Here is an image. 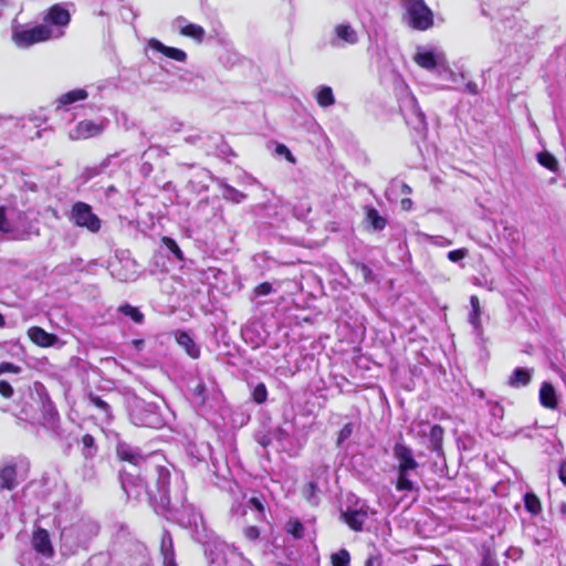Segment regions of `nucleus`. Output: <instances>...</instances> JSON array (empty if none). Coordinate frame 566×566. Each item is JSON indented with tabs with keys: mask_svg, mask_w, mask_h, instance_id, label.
Returning a JSON list of instances; mask_svg holds the SVG:
<instances>
[{
	"mask_svg": "<svg viewBox=\"0 0 566 566\" xmlns=\"http://www.w3.org/2000/svg\"><path fill=\"white\" fill-rule=\"evenodd\" d=\"M400 191L403 195H410V193H412V188L408 184L402 182L400 186Z\"/></svg>",
	"mask_w": 566,
	"mask_h": 566,
	"instance_id": "09e8293b",
	"label": "nucleus"
},
{
	"mask_svg": "<svg viewBox=\"0 0 566 566\" xmlns=\"http://www.w3.org/2000/svg\"><path fill=\"white\" fill-rule=\"evenodd\" d=\"M118 312L137 324H142L145 319V315L139 311V308L128 303L119 305Z\"/></svg>",
	"mask_w": 566,
	"mask_h": 566,
	"instance_id": "5701e85b",
	"label": "nucleus"
},
{
	"mask_svg": "<svg viewBox=\"0 0 566 566\" xmlns=\"http://www.w3.org/2000/svg\"><path fill=\"white\" fill-rule=\"evenodd\" d=\"M368 513L364 509L358 510H346L342 512V521L354 532H361L364 524L366 523Z\"/></svg>",
	"mask_w": 566,
	"mask_h": 566,
	"instance_id": "6e6552de",
	"label": "nucleus"
},
{
	"mask_svg": "<svg viewBox=\"0 0 566 566\" xmlns=\"http://www.w3.org/2000/svg\"><path fill=\"white\" fill-rule=\"evenodd\" d=\"M316 103L321 107H328L335 103L333 91L329 86H322L316 94Z\"/></svg>",
	"mask_w": 566,
	"mask_h": 566,
	"instance_id": "393cba45",
	"label": "nucleus"
},
{
	"mask_svg": "<svg viewBox=\"0 0 566 566\" xmlns=\"http://www.w3.org/2000/svg\"><path fill=\"white\" fill-rule=\"evenodd\" d=\"M87 97H88V93L84 88H75V90L69 91L55 99V102H54L55 109L56 111L66 109V107L69 105L74 104L80 101H84Z\"/></svg>",
	"mask_w": 566,
	"mask_h": 566,
	"instance_id": "9b49d317",
	"label": "nucleus"
},
{
	"mask_svg": "<svg viewBox=\"0 0 566 566\" xmlns=\"http://www.w3.org/2000/svg\"><path fill=\"white\" fill-rule=\"evenodd\" d=\"M161 243L175 255V258L179 261H184L185 260V255H184V252L181 251V249L179 248V245L177 244V242L170 238V237H163L161 238Z\"/></svg>",
	"mask_w": 566,
	"mask_h": 566,
	"instance_id": "cd10ccee",
	"label": "nucleus"
},
{
	"mask_svg": "<svg viewBox=\"0 0 566 566\" xmlns=\"http://www.w3.org/2000/svg\"><path fill=\"white\" fill-rule=\"evenodd\" d=\"M353 433V424L346 423L338 432L337 443L340 444L347 440Z\"/></svg>",
	"mask_w": 566,
	"mask_h": 566,
	"instance_id": "58836bf2",
	"label": "nucleus"
},
{
	"mask_svg": "<svg viewBox=\"0 0 566 566\" xmlns=\"http://www.w3.org/2000/svg\"><path fill=\"white\" fill-rule=\"evenodd\" d=\"M180 34L193 39L197 42H202L205 39V29L195 23H188L180 29Z\"/></svg>",
	"mask_w": 566,
	"mask_h": 566,
	"instance_id": "412c9836",
	"label": "nucleus"
},
{
	"mask_svg": "<svg viewBox=\"0 0 566 566\" xmlns=\"http://www.w3.org/2000/svg\"><path fill=\"white\" fill-rule=\"evenodd\" d=\"M413 61L416 64L424 70H433L437 67V59L433 52L426 51L419 52L415 55Z\"/></svg>",
	"mask_w": 566,
	"mask_h": 566,
	"instance_id": "aec40b11",
	"label": "nucleus"
},
{
	"mask_svg": "<svg viewBox=\"0 0 566 566\" xmlns=\"http://www.w3.org/2000/svg\"><path fill=\"white\" fill-rule=\"evenodd\" d=\"M63 31L54 34V30L49 25L41 23L29 29L15 30L12 33V40L19 48H29L38 43L46 42L51 39L62 36Z\"/></svg>",
	"mask_w": 566,
	"mask_h": 566,
	"instance_id": "7ed1b4c3",
	"label": "nucleus"
},
{
	"mask_svg": "<svg viewBox=\"0 0 566 566\" xmlns=\"http://www.w3.org/2000/svg\"><path fill=\"white\" fill-rule=\"evenodd\" d=\"M532 380L531 371L526 368H515L507 380V385L514 388L527 386Z\"/></svg>",
	"mask_w": 566,
	"mask_h": 566,
	"instance_id": "a211bd4d",
	"label": "nucleus"
},
{
	"mask_svg": "<svg viewBox=\"0 0 566 566\" xmlns=\"http://www.w3.org/2000/svg\"><path fill=\"white\" fill-rule=\"evenodd\" d=\"M88 399L96 408L103 411L108 419L112 418L111 406L106 401H104L99 396L90 392Z\"/></svg>",
	"mask_w": 566,
	"mask_h": 566,
	"instance_id": "c85d7f7f",
	"label": "nucleus"
},
{
	"mask_svg": "<svg viewBox=\"0 0 566 566\" xmlns=\"http://www.w3.org/2000/svg\"><path fill=\"white\" fill-rule=\"evenodd\" d=\"M249 503L258 510L262 515H264L265 506L260 497L253 496L249 500Z\"/></svg>",
	"mask_w": 566,
	"mask_h": 566,
	"instance_id": "c03bdc74",
	"label": "nucleus"
},
{
	"mask_svg": "<svg viewBox=\"0 0 566 566\" xmlns=\"http://www.w3.org/2000/svg\"><path fill=\"white\" fill-rule=\"evenodd\" d=\"M72 219L80 228L96 233L101 229V219L93 212L92 207L83 201H77L72 207Z\"/></svg>",
	"mask_w": 566,
	"mask_h": 566,
	"instance_id": "20e7f679",
	"label": "nucleus"
},
{
	"mask_svg": "<svg viewBox=\"0 0 566 566\" xmlns=\"http://www.w3.org/2000/svg\"><path fill=\"white\" fill-rule=\"evenodd\" d=\"M563 512L566 513V507L565 506L563 507Z\"/></svg>",
	"mask_w": 566,
	"mask_h": 566,
	"instance_id": "864d4df0",
	"label": "nucleus"
},
{
	"mask_svg": "<svg viewBox=\"0 0 566 566\" xmlns=\"http://www.w3.org/2000/svg\"><path fill=\"white\" fill-rule=\"evenodd\" d=\"M103 130V123H95L91 119H84L76 124L70 136L74 140L88 139L99 135Z\"/></svg>",
	"mask_w": 566,
	"mask_h": 566,
	"instance_id": "423d86ee",
	"label": "nucleus"
},
{
	"mask_svg": "<svg viewBox=\"0 0 566 566\" xmlns=\"http://www.w3.org/2000/svg\"><path fill=\"white\" fill-rule=\"evenodd\" d=\"M206 392H207V387L205 385V382H199L196 385V387L193 388V394L198 397L201 398L202 402L206 401Z\"/></svg>",
	"mask_w": 566,
	"mask_h": 566,
	"instance_id": "37998d69",
	"label": "nucleus"
},
{
	"mask_svg": "<svg viewBox=\"0 0 566 566\" xmlns=\"http://www.w3.org/2000/svg\"><path fill=\"white\" fill-rule=\"evenodd\" d=\"M470 304L472 306V313L470 315V322L472 324H475L479 322L480 319V301H479V297L476 295H472L470 297Z\"/></svg>",
	"mask_w": 566,
	"mask_h": 566,
	"instance_id": "72a5a7b5",
	"label": "nucleus"
},
{
	"mask_svg": "<svg viewBox=\"0 0 566 566\" xmlns=\"http://www.w3.org/2000/svg\"><path fill=\"white\" fill-rule=\"evenodd\" d=\"M0 231L9 233L11 231L10 222L7 218L6 207L0 206Z\"/></svg>",
	"mask_w": 566,
	"mask_h": 566,
	"instance_id": "e433bc0d",
	"label": "nucleus"
},
{
	"mask_svg": "<svg viewBox=\"0 0 566 566\" xmlns=\"http://www.w3.org/2000/svg\"><path fill=\"white\" fill-rule=\"evenodd\" d=\"M275 151L279 154V155H282L285 157V159L292 164H295V157L292 155V153L290 151V149L283 145V144H279L275 148Z\"/></svg>",
	"mask_w": 566,
	"mask_h": 566,
	"instance_id": "ea45409f",
	"label": "nucleus"
},
{
	"mask_svg": "<svg viewBox=\"0 0 566 566\" xmlns=\"http://www.w3.org/2000/svg\"><path fill=\"white\" fill-rule=\"evenodd\" d=\"M6 325L4 316L0 313V327H3Z\"/></svg>",
	"mask_w": 566,
	"mask_h": 566,
	"instance_id": "603ef678",
	"label": "nucleus"
},
{
	"mask_svg": "<svg viewBox=\"0 0 566 566\" xmlns=\"http://www.w3.org/2000/svg\"><path fill=\"white\" fill-rule=\"evenodd\" d=\"M17 486V464L8 463L0 469V489L13 490Z\"/></svg>",
	"mask_w": 566,
	"mask_h": 566,
	"instance_id": "2eb2a0df",
	"label": "nucleus"
},
{
	"mask_svg": "<svg viewBox=\"0 0 566 566\" xmlns=\"http://www.w3.org/2000/svg\"><path fill=\"white\" fill-rule=\"evenodd\" d=\"M14 394V390L9 381L0 380V395L3 398H11Z\"/></svg>",
	"mask_w": 566,
	"mask_h": 566,
	"instance_id": "a19ab883",
	"label": "nucleus"
},
{
	"mask_svg": "<svg viewBox=\"0 0 566 566\" xmlns=\"http://www.w3.org/2000/svg\"><path fill=\"white\" fill-rule=\"evenodd\" d=\"M434 566H446V565H434Z\"/></svg>",
	"mask_w": 566,
	"mask_h": 566,
	"instance_id": "5fc2aeb1",
	"label": "nucleus"
},
{
	"mask_svg": "<svg viewBox=\"0 0 566 566\" xmlns=\"http://www.w3.org/2000/svg\"><path fill=\"white\" fill-rule=\"evenodd\" d=\"M252 399L254 402L261 405L268 399V389L263 382L258 384L252 391Z\"/></svg>",
	"mask_w": 566,
	"mask_h": 566,
	"instance_id": "2f4dec72",
	"label": "nucleus"
},
{
	"mask_svg": "<svg viewBox=\"0 0 566 566\" xmlns=\"http://www.w3.org/2000/svg\"><path fill=\"white\" fill-rule=\"evenodd\" d=\"M392 450L394 457L398 461L396 490L399 492L412 491L415 486L412 481L409 480L408 473L419 467L413 457L412 449L402 442H397Z\"/></svg>",
	"mask_w": 566,
	"mask_h": 566,
	"instance_id": "f257e3e1",
	"label": "nucleus"
},
{
	"mask_svg": "<svg viewBox=\"0 0 566 566\" xmlns=\"http://www.w3.org/2000/svg\"><path fill=\"white\" fill-rule=\"evenodd\" d=\"M539 402L541 405L551 410L558 407V399L554 386L551 382H543L539 388Z\"/></svg>",
	"mask_w": 566,
	"mask_h": 566,
	"instance_id": "4468645a",
	"label": "nucleus"
},
{
	"mask_svg": "<svg viewBox=\"0 0 566 566\" xmlns=\"http://www.w3.org/2000/svg\"><path fill=\"white\" fill-rule=\"evenodd\" d=\"M132 344L136 349L140 350L144 347L145 343L144 339H133Z\"/></svg>",
	"mask_w": 566,
	"mask_h": 566,
	"instance_id": "3c124183",
	"label": "nucleus"
},
{
	"mask_svg": "<svg viewBox=\"0 0 566 566\" xmlns=\"http://www.w3.org/2000/svg\"><path fill=\"white\" fill-rule=\"evenodd\" d=\"M480 566H497L490 556H484Z\"/></svg>",
	"mask_w": 566,
	"mask_h": 566,
	"instance_id": "8fccbe9b",
	"label": "nucleus"
},
{
	"mask_svg": "<svg viewBox=\"0 0 566 566\" xmlns=\"http://www.w3.org/2000/svg\"><path fill=\"white\" fill-rule=\"evenodd\" d=\"M558 479L566 485V459L562 460L558 468Z\"/></svg>",
	"mask_w": 566,
	"mask_h": 566,
	"instance_id": "a18cd8bd",
	"label": "nucleus"
},
{
	"mask_svg": "<svg viewBox=\"0 0 566 566\" xmlns=\"http://www.w3.org/2000/svg\"><path fill=\"white\" fill-rule=\"evenodd\" d=\"M524 506L532 515H537L542 512V503L535 493L528 492L524 495Z\"/></svg>",
	"mask_w": 566,
	"mask_h": 566,
	"instance_id": "b1692460",
	"label": "nucleus"
},
{
	"mask_svg": "<svg viewBox=\"0 0 566 566\" xmlns=\"http://www.w3.org/2000/svg\"><path fill=\"white\" fill-rule=\"evenodd\" d=\"M21 371V367L18 366V365H14L13 363H10V361H2L0 364V373L1 374H4V373H10V374H20Z\"/></svg>",
	"mask_w": 566,
	"mask_h": 566,
	"instance_id": "4c0bfd02",
	"label": "nucleus"
},
{
	"mask_svg": "<svg viewBox=\"0 0 566 566\" xmlns=\"http://www.w3.org/2000/svg\"><path fill=\"white\" fill-rule=\"evenodd\" d=\"M82 444L84 447V449L86 450L85 451V457L86 458H92L95 455L96 453V447H95V439L92 434L90 433H85L83 437H82Z\"/></svg>",
	"mask_w": 566,
	"mask_h": 566,
	"instance_id": "7c9ffc66",
	"label": "nucleus"
},
{
	"mask_svg": "<svg viewBox=\"0 0 566 566\" xmlns=\"http://www.w3.org/2000/svg\"><path fill=\"white\" fill-rule=\"evenodd\" d=\"M273 291V286L270 282H262L260 284H258L253 292L256 296H265V295H269L271 294Z\"/></svg>",
	"mask_w": 566,
	"mask_h": 566,
	"instance_id": "c9c22d12",
	"label": "nucleus"
},
{
	"mask_svg": "<svg viewBox=\"0 0 566 566\" xmlns=\"http://www.w3.org/2000/svg\"><path fill=\"white\" fill-rule=\"evenodd\" d=\"M318 491V486L315 482L311 481L306 483L303 486L302 493L303 496L310 503H313V499L316 496V493Z\"/></svg>",
	"mask_w": 566,
	"mask_h": 566,
	"instance_id": "473e14b6",
	"label": "nucleus"
},
{
	"mask_svg": "<svg viewBox=\"0 0 566 566\" xmlns=\"http://www.w3.org/2000/svg\"><path fill=\"white\" fill-rule=\"evenodd\" d=\"M27 334L32 343L44 348L53 346L57 340L55 334L48 333L40 326H31Z\"/></svg>",
	"mask_w": 566,
	"mask_h": 566,
	"instance_id": "1a4fd4ad",
	"label": "nucleus"
},
{
	"mask_svg": "<svg viewBox=\"0 0 566 566\" xmlns=\"http://www.w3.org/2000/svg\"><path fill=\"white\" fill-rule=\"evenodd\" d=\"M160 553L163 555V566H178L175 558L174 543L170 534L163 537L160 543Z\"/></svg>",
	"mask_w": 566,
	"mask_h": 566,
	"instance_id": "dca6fc26",
	"label": "nucleus"
},
{
	"mask_svg": "<svg viewBox=\"0 0 566 566\" xmlns=\"http://www.w3.org/2000/svg\"><path fill=\"white\" fill-rule=\"evenodd\" d=\"M175 338L177 344L184 348V350L189 357H191L192 359H197L200 357V347L196 344V342L193 340L189 333L185 331H178L175 333Z\"/></svg>",
	"mask_w": 566,
	"mask_h": 566,
	"instance_id": "f8f14e48",
	"label": "nucleus"
},
{
	"mask_svg": "<svg viewBox=\"0 0 566 566\" xmlns=\"http://www.w3.org/2000/svg\"><path fill=\"white\" fill-rule=\"evenodd\" d=\"M116 457L122 462H128L135 467H138L142 461L145 460V455L135 452L127 443L119 442L116 446Z\"/></svg>",
	"mask_w": 566,
	"mask_h": 566,
	"instance_id": "ddd939ff",
	"label": "nucleus"
},
{
	"mask_svg": "<svg viewBox=\"0 0 566 566\" xmlns=\"http://www.w3.org/2000/svg\"><path fill=\"white\" fill-rule=\"evenodd\" d=\"M365 566H381V559L377 556H369L365 562Z\"/></svg>",
	"mask_w": 566,
	"mask_h": 566,
	"instance_id": "de8ad7c7",
	"label": "nucleus"
},
{
	"mask_svg": "<svg viewBox=\"0 0 566 566\" xmlns=\"http://www.w3.org/2000/svg\"><path fill=\"white\" fill-rule=\"evenodd\" d=\"M468 254H469V251H468L467 248H460V249H455V250L449 251L448 252V259L451 262H458V261H461L464 258H467Z\"/></svg>",
	"mask_w": 566,
	"mask_h": 566,
	"instance_id": "f704fd0d",
	"label": "nucleus"
},
{
	"mask_svg": "<svg viewBox=\"0 0 566 566\" xmlns=\"http://www.w3.org/2000/svg\"><path fill=\"white\" fill-rule=\"evenodd\" d=\"M408 25L417 31H427L434 24L432 10L424 0H401Z\"/></svg>",
	"mask_w": 566,
	"mask_h": 566,
	"instance_id": "f03ea898",
	"label": "nucleus"
},
{
	"mask_svg": "<svg viewBox=\"0 0 566 566\" xmlns=\"http://www.w3.org/2000/svg\"><path fill=\"white\" fill-rule=\"evenodd\" d=\"M400 208L403 211H410L413 208V201L410 198H402L400 200Z\"/></svg>",
	"mask_w": 566,
	"mask_h": 566,
	"instance_id": "49530a36",
	"label": "nucleus"
},
{
	"mask_svg": "<svg viewBox=\"0 0 566 566\" xmlns=\"http://www.w3.org/2000/svg\"><path fill=\"white\" fill-rule=\"evenodd\" d=\"M148 45L153 50L161 53L166 57L171 59L174 61L185 62L187 60V53L185 51L178 48L167 46L157 39H150Z\"/></svg>",
	"mask_w": 566,
	"mask_h": 566,
	"instance_id": "9d476101",
	"label": "nucleus"
},
{
	"mask_svg": "<svg viewBox=\"0 0 566 566\" xmlns=\"http://www.w3.org/2000/svg\"><path fill=\"white\" fill-rule=\"evenodd\" d=\"M335 32L336 35L346 43L355 44L358 41L355 30L349 24H338Z\"/></svg>",
	"mask_w": 566,
	"mask_h": 566,
	"instance_id": "4be33fe9",
	"label": "nucleus"
},
{
	"mask_svg": "<svg viewBox=\"0 0 566 566\" xmlns=\"http://www.w3.org/2000/svg\"><path fill=\"white\" fill-rule=\"evenodd\" d=\"M332 566H350V554L346 548H342L331 555Z\"/></svg>",
	"mask_w": 566,
	"mask_h": 566,
	"instance_id": "bb28decb",
	"label": "nucleus"
},
{
	"mask_svg": "<svg viewBox=\"0 0 566 566\" xmlns=\"http://www.w3.org/2000/svg\"><path fill=\"white\" fill-rule=\"evenodd\" d=\"M287 533L294 538L300 539L304 536V526L300 520H290L287 522Z\"/></svg>",
	"mask_w": 566,
	"mask_h": 566,
	"instance_id": "c756f323",
	"label": "nucleus"
},
{
	"mask_svg": "<svg viewBox=\"0 0 566 566\" xmlns=\"http://www.w3.org/2000/svg\"><path fill=\"white\" fill-rule=\"evenodd\" d=\"M444 429L440 424H433L429 432L430 450L437 454L442 452Z\"/></svg>",
	"mask_w": 566,
	"mask_h": 566,
	"instance_id": "6ab92c4d",
	"label": "nucleus"
},
{
	"mask_svg": "<svg viewBox=\"0 0 566 566\" xmlns=\"http://www.w3.org/2000/svg\"><path fill=\"white\" fill-rule=\"evenodd\" d=\"M365 219L374 230H384L387 226V219L379 214L378 210L373 206H366Z\"/></svg>",
	"mask_w": 566,
	"mask_h": 566,
	"instance_id": "f3484780",
	"label": "nucleus"
},
{
	"mask_svg": "<svg viewBox=\"0 0 566 566\" xmlns=\"http://www.w3.org/2000/svg\"><path fill=\"white\" fill-rule=\"evenodd\" d=\"M243 534L249 541H255L260 536V530L256 526H248L244 528Z\"/></svg>",
	"mask_w": 566,
	"mask_h": 566,
	"instance_id": "79ce46f5",
	"label": "nucleus"
},
{
	"mask_svg": "<svg viewBox=\"0 0 566 566\" xmlns=\"http://www.w3.org/2000/svg\"><path fill=\"white\" fill-rule=\"evenodd\" d=\"M33 549L45 557L54 555V548L51 543L50 534L45 528L38 527L33 531L31 538Z\"/></svg>",
	"mask_w": 566,
	"mask_h": 566,
	"instance_id": "0eeeda50",
	"label": "nucleus"
},
{
	"mask_svg": "<svg viewBox=\"0 0 566 566\" xmlns=\"http://www.w3.org/2000/svg\"><path fill=\"white\" fill-rule=\"evenodd\" d=\"M537 161L549 171L556 172L558 170V161L555 156L548 151H541L537 154Z\"/></svg>",
	"mask_w": 566,
	"mask_h": 566,
	"instance_id": "a878e982",
	"label": "nucleus"
},
{
	"mask_svg": "<svg viewBox=\"0 0 566 566\" xmlns=\"http://www.w3.org/2000/svg\"><path fill=\"white\" fill-rule=\"evenodd\" d=\"M43 23L60 32L71 23V13L60 3L52 4L43 14Z\"/></svg>",
	"mask_w": 566,
	"mask_h": 566,
	"instance_id": "39448f33",
	"label": "nucleus"
}]
</instances>
